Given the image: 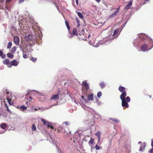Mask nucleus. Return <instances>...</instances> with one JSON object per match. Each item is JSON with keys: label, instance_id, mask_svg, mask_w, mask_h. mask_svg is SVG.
Wrapping results in <instances>:
<instances>
[{"label": "nucleus", "instance_id": "obj_7", "mask_svg": "<svg viewBox=\"0 0 153 153\" xmlns=\"http://www.w3.org/2000/svg\"><path fill=\"white\" fill-rule=\"evenodd\" d=\"M59 94L53 95L52 97L51 98V100H56L59 99Z\"/></svg>", "mask_w": 153, "mask_h": 153}, {"label": "nucleus", "instance_id": "obj_62", "mask_svg": "<svg viewBox=\"0 0 153 153\" xmlns=\"http://www.w3.org/2000/svg\"><path fill=\"white\" fill-rule=\"evenodd\" d=\"M71 37H73V36L72 35H71Z\"/></svg>", "mask_w": 153, "mask_h": 153}, {"label": "nucleus", "instance_id": "obj_37", "mask_svg": "<svg viewBox=\"0 0 153 153\" xmlns=\"http://www.w3.org/2000/svg\"><path fill=\"white\" fill-rule=\"evenodd\" d=\"M57 105V103H56V104H55L54 105H52L50 106L48 108H51L53 106L56 105Z\"/></svg>", "mask_w": 153, "mask_h": 153}, {"label": "nucleus", "instance_id": "obj_4", "mask_svg": "<svg viewBox=\"0 0 153 153\" xmlns=\"http://www.w3.org/2000/svg\"><path fill=\"white\" fill-rule=\"evenodd\" d=\"M19 63V62L18 63L16 60H13L10 62V64L9 65V67L11 68L12 65L15 66H17L18 65Z\"/></svg>", "mask_w": 153, "mask_h": 153}, {"label": "nucleus", "instance_id": "obj_8", "mask_svg": "<svg viewBox=\"0 0 153 153\" xmlns=\"http://www.w3.org/2000/svg\"><path fill=\"white\" fill-rule=\"evenodd\" d=\"M132 1L131 0V1H130L128 4L125 7V9L126 10H128L130 7L132 5Z\"/></svg>", "mask_w": 153, "mask_h": 153}, {"label": "nucleus", "instance_id": "obj_43", "mask_svg": "<svg viewBox=\"0 0 153 153\" xmlns=\"http://www.w3.org/2000/svg\"><path fill=\"white\" fill-rule=\"evenodd\" d=\"M95 1H96L97 2L99 3L100 2V1H101V0H95Z\"/></svg>", "mask_w": 153, "mask_h": 153}, {"label": "nucleus", "instance_id": "obj_47", "mask_svg": "<svg viewBox=\"0 0 153 153\" xmlns=\"http://www.w3.org/2000/svg\"><path fill=\"white\" fill-rule=\"evenodd\" d=\"M4 105H5V107L6 108H7V107H8L7 105L6 104V103H5L4 104Z\"/></svg>", "mask_w": 153, "mask_h": 153}, {"label": "nucleus", "instance_id": "obj_6", "mask_svg": "<svg viewBox=\"0 0 153 153\" xmlns=\"http://www.w3.org/2000/svg\"><path fill=\"white\" fill-rule=\"evenodd\" d=\"M141 48L143 51H145L147 50V45L146 44H144L141 46Z\"/></svg>", "mask_w": 153, "mask_h": 153}, {"label": "nucleus", "instance_id": "obj_33", "mask_svg": "<svg viewBox=\"0 0 153 153\" xmlns=\"http://www.w3.org/2000/svg\"><path fill=\"white\" fill-rule=\"evenodd\" d=\"M95 148L97 150H99L100 149V147L97 145H96L95 146Z\"/></svg>", "mask_w": 153, "mask_h": 153}, {"label": "nucleus", "instance_id": "obj_40", "mask_svg": "<svg viewBox=\"0 0 153 153\" xmlns=\"http://www.w3.org/2000/svg\"><path fill=\"white\" fill-rule=\"evenodd\" d=\"M76 5H78V0H76Z\"/></svg>", "mask_w": 153, "mask_h": 153}, {"label": "nucleus", "instance_id": "obj_29", "mask_svg": "<svg viewBox=\"0 0 153 153\" xmlns=\"http://www.w3.org/2000/svg\"><path fill=\"white\" fill-rule=\"evenodd\" d=\"M100 134L101 133L99 131H98L96 133L95 135L98 138H100Z\"/></svg>", "mask_w": 153, "mask_h": 153}, {"label": "nucleus", "instance_id": "obj_23", "mask_svg": "<svg viewBox=\"0 0 153 153\" xmlns=\"http://www.w3.org/2000/svg\"><path fill=\"white\" fill-rule=\"evenodd\" d=\"M65 25H66V26L68 31H69V30L70 29V25H69V24H68V22L67 21H65Z\"/></svg>", "mask_w": 153, "mask_h": 153}, {"label": "nucleus", "instance_id": "obj_57", "mask_svg": "<svg viewBox=\"0 0 153 153\" xmlns=\"http://www.w3.org/2000/svg\"><path fill=\"white\" fill-rule=\"evenodd\" d=\"M149 97L151 98V96H150V95H149Z\"/></svg>", "mask_w": 153, "mask_h": 153}, {"label": "nucleus", "instance_id": "obj_46", "mask_svg": "<svg viewBox=\"0 0 153 153\" xmlns=\"http://www.w3.org/2000/svg\"><path fill=\"white\" fill-rule=\"evenodd\" d=\"M4 105H5V107L6 108H7V107H8L7 105L6 104V103H5L4 104Z\"/></svg>", "mask_w": 153, "mask_h": 153}, {"label": "nucleus", "instance_id": "obj_17", "mask_svg": "<svg viewBox=\"0 0 153 153\" xmlns=\"http://www.w3.org/2000/svg\"><path fill=\"white\" fill-rule=\"evenodd\" d=\"M77 30L76 28L73 29L72 32V34L74 36H77L78 34L77 33Z\"/></svg>", "mask_w": 153, "mask_h": 153}, {"label": "nucleus", "instance_id": "obj_36", "mask_svg": "<svg viewBox=\"0 0 153 153\" xmlns=\"http://www.w3.org/2000/svg\"><path fill=\"white\" fill-rule=\"evenodd\" d=\"M29 99L31 100H30L29 101V103H31L32 102L31 100H32V98L31 97H29Z\"/></svg>", "mask_w": 153, "mask_h": 153}, {"label": "nucleus", "instance_id": "obj_50", "mask_svg": "<svg viewBox=\"0 0 153 153\" xmlns=\"http://www.w3.org/2000/svg\"><path fill=\"white\" fill-rule=\"evenodd\" d=\"M79 26H80V24H79V23L78 24L77 27H79Z\"/></svg>", "mask_w": 153, "mask_h": 153}, {"label": "nucleus", "instance_id": "obj_22", "mask_svg": "<svg viewBox=\"0 0 153 153\" xmlns=\"http://www.w3.org/2000/svg\"><path fill=\"white\" fill-rule=\"evenodd\" d=\"M7 126L6 124L4 123L2 124L0 126L1 128L3 129H4L5 128L7 127Z\"/></svg>", "mask_w": 153, "mask_h": 153}, {"label": "nucleus", "instance_id": "obj_54", "mask_svg": "<svg viewBox=\"0 0 153 153\" xmlns=\"http://www.w3.org/2000/svg\"><path fill=\"white\" fill-rule=\"evenodd\" d=\"M28 103V102H26V104H27V103Z\"/></svg>", "mask_w": 153, "mask_h": 153}, {"label": "nucleus", "instance_id": "obj_30", "mask_svg": "<svg viewBox=\"0 0 153 153\" xmlns=\"http://www.w3.org/2000/svg\"><path fill=\"white\" fill-rule=\"evenodd\" d=\"M27 107L25 106L24 105L22 106H21L20 107V108L22 109L23 110H26L27 109Z\"/></svg>", "mask_w": 153, "mask_h": 153}, {"label": "nucleus", "instance_id": "obj_2", "mask_svg": "<svg viewBox=\"0 0 153 153\" xmlns=\"http://www.w3.org/2000/svg\"><path fill=\"white\" fill-rule=\"evenodd\" d=\"M41 120L43 122V124L44 125L46 124V126L48 128H50L51 129H54V127L52 126L53 124L47 121L43 118L41 119Z\"/></svg>", "mask_w": 153, "mask_h": 153}, {"label": "nucleus", "instance_id": "obj_14", "mask_svg": "<svg viewBox=\"0 0 153 153\" xmlns=\"http://www.w3.org/2000/svg\"><path fill=\"white\" fill-rule=\"evenodd\" d=\"M74 137L75 138H77L81 137V134L78 132H76L75 133Z\"/></svg>", "mask_w": 153, "mask_h": 153}, {"label": "nucleus", "instance_id": "obj_20", "mask_svg": "<svg viewBox=\"0 0 153 153\" xmlns=\"http://www.w3.org/2000/svg\"><path fill=\"white\" fill-rule=\"evenodd\" d=\"M7 56L8 57L10 58H13V54L10 53H8L7 54Z\"/></svg>", "mask_w": 153, "mask_h": 153}, {"label": "nucleus", "instance_id": "obj_24", "mask_svg": "<svg viewBox=\"0 0 153 153\" xmlns=\"http://www.w3.org/2000/svg\"><path fill=\"white\" fill-rule=\"evenodd\" d=\"M16 46H14L12 48V49L11 50V52L12 53H14L16 50Z\"/></svg>", "mask_w": 153, "mask_h": 153}, {"label": "nucleus", "instance_id": "obj_3", "mask_svg": "<svg viewBox=\"0 0 153 153\" xmlns=\"http://www.w3.org/2000/svg\"><path fill=\"white\" fill-rule=\"evenodd\" d=\"M120 31L119 28L116 29L114 31V33L112 35L113 36L111 40H113L114 38L117 37L120 33Z\"/></svg>", "mask_w": 153, "mask_h": 153}, {"label": "nucleus", "instance_id": "obj_38", "mask_svg": "<svg viewBox=\"0 0 153 153\" xmlns=\"http://www.w3.org/2000/svg\"><path fill=\"white\" fill-rule=\"evenodd\" d=\"M6 110L9 113H10L11 112V111L9 109V108L8 107H7V109H6Z\"/></svg>", "mask_w": 153, "mask_h": 153}, {"label": "nucleus", "instance_id": "obj_56", "mask_svg": "<svg viewBox=\"0 0 153 153\" xmlns=\"http://www.w3.org/2000/svg\"><path fill=\"white\" fill-rule=\"evenodd\" d=\"M35 111H36V110H37V108H35Z\"/></svg>", "mask_w": 153, "mask_h": 153}, {"label": "nucleus", "instance_id": "obj_28", "mask_svg": "<svg viewBox=\"0 0 153 153\" xmlns=\"http://www.w3.org/2000/svg\"><path fill=\"white\" fill-rule=\"evenodd\" d=\"M100 85L102 88H103L105 86V84L103 82H101L100 83Z\"/></svg>", "mask_w": 153, "mask_h": 153}, {"label": "nucleus", "instance_id": "obj_41", "mask_svg": "<svg viewBox=\"0 0 153 153\" xmlns=\"http://www.w3.org/2000/svg\"><path fill=\"white\" fill-rule=\"evenodd\" d=\"M82 98L83 100H85V98H84V97L83 96H82Z\"/></svg>", "mask_w": 153, "mask_h": 153}, {"label": "nucleus", "instance_id": "obj_49", "mask_svg": "<svg viewBox=\"0 0 153 153\" xmlns=\"http://www.w3.org/2000/svg\"><path fill=\"white\" fill-rule=\"evenodd\" d=\"M11 0H6V1L7 2H9Z\"/></svg>", "mask_w": 153, "mask_h": 153}, {"label": "nucleus", "instance_id": "obj_31", "mask_svg": "<svg viewBox=\"0 0 153 153\" xmlns=\"http://www.w3.org/2000/svg\"><path fill=\"white\" fill-rule=\"evenodd\" d=\"M30 60H32L33 62H36L37 60V58H34V57H32L31 58Z\"/></svg>", "mask_w": 153, "mask_h": 153}, {"label": "nucleus", "instance_id": "obj_15", "mask_svg": "<svg viewBox=\"0 0 153 153\" xmlns=\"http://www.w3.org/2000/svg\"><path fill=\"white\" fill-rule=\"evenodd\" d=\"M94 139L93 137H91L90 140L88 142L89 145H93L94 143Z\"/></svg>", "mask_w": 153, "mask_h": 153}, {"label": "nucleus", "instance_id": "obj_39", "mask_svg": "<svg viewBox=\"0 0 153 153\" xmlns=\"http://www.w3.org/2000/svg\"><path fill=\"white\" fill-rule=\"evenodd\" d=\"M64 123L67 126L68 125V122H65Z\"/></svg>", "mask_w": 153, "mask_h": 153}, {"label": "nucleus", "instance_id": "obj_59", "mask_svg": "<svg viewBox=\"0 0 153 153\" xmlns=\"http://www.w3.org/2000/svg\"><path fill=\"white\" fill-rule=\"evenodd\" d=\"M141 143V142H139L138 143Z\"/></svg>", "mask_w": 153, "mask_h": 153}, {"label": "nucleus", "instance_id": "obj_13", "mask_svg": "<svg viewBox=\"0 0 153 153\" xmlns=\"http://www.w3.org/2000/svg\"><path fill=\"white\" fill-rule=\"evenodd\" d=\"M32 36L31 35H28L27 36H26L25 39L27 41H29L31 40L32 39Z\"/></svg>", "mask_w": 153, "mask_h": 153}, {"label": "nucleus", "instance_id": "obj_34", "mask_svg": "<svg viewBox=\"0 0 153 153\" xmlns=\"http://www.w3.org/2000/svg\"><path fill=\"white\" fill-rule=\"evenodd\" d=\"M23 57L24 58L26 59L27 57V55L26 54H24L23 55Z\"/></svg>", "mask_w": 153, "mask_h": 153}, {"label": "nucleus", "instance_id": "obj_16", "mask_svg": "<svg viewBox=\"0 0 153 153\" xmlns=\"http://www.w3.org/2000/svg\"><path fill=\"white\" fill-rule=\"evenodd\" d=\"M0 56L3 59H5L6 57L5 55L3 54V52L1 50H0Z\"/></svg>", "mask_w": 153, "mask_h": 153}, {"label": "nucleus", "instance_id": "obj_27", "mask_svg": "<svg viewBox=\"0 0 153 153\" xmlns=\"http://www.w3.org/2000/svg\"><path fill=\"white\" fill-rule=\"evenodd\" d=\"M151 146L152 147V148L149 151L150 153H153V140L152 141L151 143Z\"/></svg>", "mask_w": 153, "mask_h": 153}, {"label": "nucleus", "instance_id": "obj_35", "mask_svg": "<svg viewBox=\"0 0 153 153\" xmlns=\"http://www.w3.org/2000/svg\"><path fill=\"white\" fill-rule=\"evenodd\" d=\"M113 120L116 123H118L119 122V121L116 119H114Z\"/></svg>", "mask_w": 153, "mask_h": 153}, {"label": "nucleus", "instance_id": "obj_19", "mask_svg": "<svg viewBox=\"0 0 153 153\" xmlns=\"http://www.w3.org/2000/svg\"><path fill=\"white\" fill-rule=\"evenodd\" d=\"M76 13H77L78 15L80 18L82 19L83 18V16L82 13L79 12H76Z\"/></svg>", "mask_w": 153, "mask_h": 153}, {"label": "nucleus", "instance_id": "obj_5", "mask_svg": "<svg viewBox=\"0 0 153 153\" xmlns=\"http://www.w3.org/2000/svg\"><path fill=\"white\" fill-rule=\"evenodd\" d=\"M13 42L15 45H18L19 44V39L17 36H15L13 39Z\"/></svg>", "mask_w": 153, "mask_h": 153}, {"label": "nucleus", "instance_id": "obj_55", "mask_svg": "<svg viewBox=\"0 0 153 153\" xmlns=\"http://www.w3.org/2000/svg\"><path fill=\"white\" fill-rule=\"evenodd\" d=\"M6 94H9V92H7Z\"/></svg>", "mask_w": 153, "mask_h": 153}, {"label": "nucleus", "instance_id": "obj_48", "mask_svg": "<svg viewBox=\"0 0 153 153\" xmlns=\"http://www.w3.org/2000/svg\"><path fill=\"white\" fill-rule=\"evenodd\" d=\"M101 137H100V138H98V143H99L100 141Z\"/></svg>", "mask_w": 153, "mask_h": 153}, {"label": "nucleus", "instance_id": "obj_44", "mask_svg": "<svg viewBox=\"0 0 153 153\" xmlns=\"http://www.w3.org/2000/svg\"><path fill=\"white\" fill-rule=\"evenodd\" d=\"M25 0H19V2H23Z\"/></svg>", "mask_w": 153, "mask_h": 153}, {"label": "nucleus", "instance_id": "obj_9", "mask_svg": "<svg viewBox=\"0 0 153 153\" xmlns=\"http://www.w3.org/2000/svg\"><path fill=\"white\" fill-rule=\"evenodd\" d=\"M83 84L84 87L85 88V89L87 91H88L89 89V85L86 82H83Z\"/></svg>", "mask_w": 153, "mask_h": 153}, {"label": "nucleus", "instance_id": "obj_12", "mask_svg": "<svg viewBox=\"0 0 153 153\" xmlns=\"http://www.w3.org/2000/svg\"><path fill=\"white\" fill-rule=\"evenodd\" d=\"M3 63L4 64L7 65L9 67V65L10 64V61L8 59H5L3 61Z\"/></svg>", "mask_w": 153, "mask_h": 153}, {"label": "nucleus", "instance_id": "obj_52", "mask_svg": "<svg viewBox=\"0 0 153 153\" xmlns=\"http://www.w3.org/2000/svg\"><path fill=\"white\" fill-rule=\"evenodd\" d=\"M126 22H127V21H126V22H125V23L124 24V25H123V26H124L126 24Z\"/></svg>", "mask_w": 153, "mask_h": 153}, {"label": "nucleus", "instance_id": "obj_10", "mask_svg": "<svg viewBox=\"0 0 153 153\" xmlns=\"http://www.w3.org/2000/svg\"><path fill=\"white\" fill-rule=\"evenodd\" d=\"M87 98L89 101L92 100L94 99L93 94H89L87 96Z\"/></svg>", "mask_w": 153, "mask_h": 153}, {"label": "nucleus", "instance_id": "obj_21", "mask_svg": "<svg viewBox=\"0 0 153 153\" xmlns=\"http://www.w3.org/2000/svg\"><path fill=\"white\" fill-rule=\"evenodd\" d=\"M7 101L10 105H13V103L11 101L12 100L11 99H9V98H7Z\"/></svg>", "mask_w": 153, "mask_h": 153}, {"label": "nucleus", "instance_id": "obj_1", "mask_svg": "<svg viewBox=\"0 0 153 153\" xmlns=\"http://www.w3.org/2000/svg\"><path fill=\"white\" fill-rule=\"evenodd\" d=\"M125 90L126 88L121 86H120L118 88L119 91L122 93L120 96V98L122 100V105L123 107L128 108L129 107L128 102H130L131 99L128 96L126 98L127 94Z\"/></svg>", "mask_w": 153, "mask_h": 153}, {"label": "nucleus", "instance_id": "obj_25", "mask_svg": "<svg viewBox=\"0 0 153 153\" xmlns=\"http://www.w3.org/2000/svg\"><path fill=\"white\" fill-rule=\"evenodd\" d=\"M32 129L33 131H35L36 129V127L34 124H33L32 125Z\"/></svg>", "mask_w": 153, "mask_h": 153}, {"label": "nucleus", "instance_id": "obj_45", "mask_svg": "<svg viewBox=\"0 0 153 153\" xmlns=\"http://www.w3.org/2000/svg\"><path fill=\"white\" fill-rule=\"evenodd\" d=\"M149 0H145V1L143 3V4H145L146 3V1H149Z\"/></svg>", "mask_w": 153, "mask_h": 153}, {"label": "nucleus", "instance_id": "obj_51", "mask_svg": "<svg viewBox=\"0 0 153 153\" xmlns=\"http://www.w3.org/2000/svg\"><path fill=\"white\" fill-rule=\"evenodd\" d=\"M126 22H127V21H126V22H125V23L124 24V25H123V26H124L126 24Z\"/></svg>", "mask_w": 153, "mask_h": 153}, {"label": "nucleus", "instance_id": "obj_11", "mask_svg": "<svg viewBox=\"0 0 153 153\" xmlns=\"http://www.w3.org/2000/svg\"><path fill=\"white\" fill-rule=\"evenodd\" d=\"M146 146V144L145 143H143L141 146V147L139 149L140 151H143L145 149V147Z\"/></svg>", "mask_w": 153, "mask_h": 153}, {"label": "nucleus", "instance_id": "obj_26", "mask_svg": "<svg viewBox=\"0 0 153 153\" xmlns=\"http://www.w3.org/2000/svg\"><path fill=\"white\" fill-rule=\"evenodd\" d=\"M12 43L11 42H9L7 44V48H8V49L10 48L11 47L12 45Z\"/></svg>", "mask_w": 153, "mask_h": 153}, {"label": "nucleus", "instance_id": "obj_58", "mask_svg": "<svg viewBox=\"0 0 153 153\" xmlns=\"http://www.w3.org/2000/svg\"><path fill=\"white\" fill-rule=\"evenodd\" d=\"M1 114L0 113V117L1 115Z\"/></svg>", "mask_w": 153, "mask_h": 153}, {"label": "nucleus", "instance_id": "obj_42", "mask_svg": "<svg viewBox=\"0 0 153 153\" xmlns=\"http://www.w3.org/2000/svg\"><path fill=\"white\" fill-rule=\"evenodd\" d=\"M76 22L78 24H79V21L78 19H76Z\"/></svg>", "mask_w": 153, "mask_h": 153}, {"label": "nucleus", "instance_id": "obj_60", "mask_svg": "<svg viewBox=\"0 0 153 153\" xmlns=\"http://www.w3.org/2000/svg\"><path fill=\"white\" fill-rule=\"evenodd\" d=\"M58 132H59V129H58Z\"/></svg>", "mask_w": 153, "mask_h": 153}, {"label": "nucleus", "instance_id": "obj_32", "mask_svg": "<svg viewBox=\"0 0 153 153\" xmlns=\"http://www.w3.org/2000/svg\"><path fill=\"white\" fill-rule=\"evenodd\" d=\"M102 95V93L101 91H99L97 94V96L98 97H100Z\"/></svg>", "mask_w": 153, "mask_h": 153}, {"label": "nucleus", "instance_id": "obj_61", "mask_svg": "<svg viewBox=\"0 0 153 153\" xmlns=\"http://www.w3.org/2000/svg\"><path fill=\"white\" fill-rule=\"evenodd\" d=\"M108 37H110V36H109V35H108Z\"/></svg>", "mask_w": 153, "mask_h": 153}, {"label": "nucleus", "instance_id": "obj_53", "mask_svg": "<svg viewBox=\"0 0 153 153\" xmlns=\"http://www.w3.org/2000/svg\"><path fill=\"white\" fill-rule=\"evenodd\" d=\"M120 7H119L117 8V10H118V11H119V9H120Z\"/></svg>", "mask_w": 153, "mask_h": 153}, {"label": "nucleus", "instance_id": "obj_18", "mask_svg": "<svg viewBox=\"0 0 153 153\" xmlns=\"http://www.w3.org/2000/svg\"><path fill=\"white\" fill-rule=\"evenodd\" d=\"M119 12V11L118 10H117L115 11V12L111 15L110 16L111 17H114L117 14V13Z\"/></svg>", "mask_w": 153, "mask_h": 153}]
</instances>
